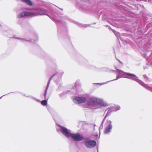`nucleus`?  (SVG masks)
<instances>
[{"label":"nucleus","mask_w":152,"mask_h":152,"mask_svg":"<svg viewBox=\"0 0 152 152\" xmlns=\"http://www.w3.org/2000/svg\"><path fill=\"white\" fill-rule=\"evenodd\" d=\"M71 137H72L74 140L76 141H80L84 138L83 137L80 135L79 133L75 134H72Z\"/></svg>","instance_id":"nucleus-1"},{"label":"nucleus","mask_w":152,"mask_h":152,"mask_svg":"<svg viewBox=\"0 0 152 152\" xmlns=\"http://www.w3.org/2000/svg\"><path fill=\"white\" fill-rule=\"evenodd\" d=\"M96 142L94 140H90L86 142L85 146L88 148H92L95 147L96 145Z\"/></svg>","instance_id":"nucleus-2"},{"label":"nucleus","mask_w":152,"mask_h":152,"mask_svg":"<svg viewBox=\"0 0 152 152\" xmlns=\"http://www.w3.org/2000/svg\"><path fill=\"white\" fill-rule=\"evenodd\" d=\"M61 129L62 130V132L64 135L67 137H71L72 134V133L69 132L66 128L62 127L61 128Z\"/></svg>","instance_id":"nucleus-3"},{"label":"nucleus","mask_w":152,"mask_h":152,"mask_svg":"<svg viewBox=\"0 0 152 152\" xmlns=\"http://www.w3.org/2000/svg\"><path fill=\"white\" fill-rule=\"evenodd\" d=\"M74 99L75 101H77V102L79 104H81L85 102L86 101V98L83 97H77L75 98Z\"/></svg>","instance_id":"nucleus-4"},{"label":"nucleus","mask_w":152,"mask_h":152,"mask_svg":"<svg viewBox=\"0 0 152 152\" xmlns=\"http://www.w3.org/2000/svg\"><path fill=\"white\" fill-rule=\"evenodd\" d=\"M98 99L95 98H92L90 99L88 102V105H93L97 103Z\"/></svg>","instance_id":"nucleus-5"},{"label":"nucleus","mask_w":152,"mask_h":152,"mask_svg":"<svg viewBox=\"0 0 152 152\" xmlns=\"http://www.w3.org/2000/svg\"><path fill=\"white\" fill-rule=\"evenodd\" d=\"M36 10H38V14L39 15H42L45 14V11L39 8H38Z\"/></svg>","instance_id":"nucleus-6"},{"label":"nucleus","mask_w":152,"mask_h":152,"mask_svg":"<svg viewBox=\"0 0 152 152\" xmlns=\"http://www.w3.org/2000/svg\"><path fill=\"white\" fill-rule=\"evenodd\" d=\"M112 126L111 124L107 126L105 129L104 132L105 134H107L110 132V130L111 129Z\"/></svg>","instance_id":"nucleus-7"},{"label":"nucleus","mask_w":152,"mask_h":152,"mask_svg":"<svg viewBox=\"0 0 152 152\" xmlns=\"http://www.w3.org/2000/svg\"><path fill=\"white\" fill-rule=\"evenodd\" d=\"M97 103L99 104L102 106H105L107 105V104L106 103H104L103 101L98 99Z\"/></svg>","instance_id":"nucleus-8"},{"label":"nucleus","mask_w":152,"mask_h":152,"mask_svg":"<svg viewBox=\"0 0 152 152\" xmlns=\"http://www.w3.org/2000/svg\"><path fill=\"white\" fill-rule=\"evenodd\" d=\"M22 1L29 6H31L32 5V3L30 0H22Z\"/></svg>","instance_id":"nucleus-9"},{"label":"nucleus","mask_w":152,"mask_h":152,"mask_svg":"<svg viewBox=\"0 0 152 152\" xmlns=\"http://www.w3.org/2000/svg\"><path fill=\"white\" fill-rule=\"evenodd\" d=\"M24 15L25 16L32 15V13L28 12H23Z\"/></svg>","instance_id":"nucleus-10"},{"label":"nucleus","mask_w":152,"mask_h":152,"mask_svg":"<svg viewBox=\"0 0 152 152\" xmlns=\"http://www.w3.org/2000/svg\"><path fill=\"white\" fill-rule=\"evenodd\" d=\"M41 104L43 105H46L47 104V101L46 100H42L41 102Z\"/></svg>","instance_id":"nucleus-11"},{"label":"nucleus","mask_w":152,"mask_h":152,"mask_svg":"<svg viewBox=\"0 0 152 152\" xmlns=\"http://www.w3.org/2000/svg\"><path fill=\"white\" fill-rule=\"evenodd\" d=\"M18 17L20 18L22 17L23 16H25L24 15L23 12L21 13H20L18 15Z\"/></svg>","instance_id":"nucleus-12"},{"label":"nucleus","mask_w":152,"mask_h":152,"mask_svg":"<svg viewBox=\"0 0 152 152\" xmlns=\"http://www.w3.org/2000/svg\"><path fill=\"white\" fill-rule=\"evenodd\" d=\"M126 75L131 77H136V76L135 75L132 74L127 73L126 74Z\"/></svg>","instance_id":"nucleus-13"},{"label":"nucleus","mask_w":152,"mask_h":152,"mask_svg":"<svg viewBox=\"0 0 152 152\" xmlns=\"http://www.w3.org/2000/svg\"><path fill=\"white\" fill-rule=\"evenodd\" d=\"M38 15L37 14H35L34 15V16H36V15Z\"/></svg>","instance_id":"nucleus-14"}]
</instances>
